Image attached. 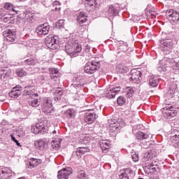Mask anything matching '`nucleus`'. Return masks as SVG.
Listing matches in <instances>:
<instances>
[{"instance_id": "1", "label": "nucleus", "mask_w": 179, "mask_h": 179, "mask_svg": "<svg viewBox=\"0 0 179 179\" xmlns=\"http://www.w3.org/2000/svg\"><path fill=\"white\" fill-rule=\"evenodd\" d=\"M173 47L174 43H173V34L162 32L161 34L160 41V49L162 52L166 55L170 54Z\"/></svg>"}, {"instance_id": "2", "label": "nucleus", "mask_w": 179, "mask_h": 179, "mask_svg": "<svg viewBox=\"0 0 179 179\" xmlns=\"http://www.w3.org/2000/svg\"><path fill=\"white\" fill-rule=\"evenodd\" d=\"M24 94L31 96L33 99L31 101H29V106L40 110V99H38V94L34 93V88L31 86L25 87Z\"/></svg>"}, {"instance_id": "3", "label": "nucleus", "mask_w": 179, "mask_h": 179, "mask_svg": "<svg viewBox=\"0 0 179 179\" xmlns=\"http://www.w3.org/2000/svg\"><path fill=\"white\" fill-rule=\"evenodd\" d=\"M100 62L96 60V58H93L91 61L88 62L85 64L84 71L85 73L92 75V73H94V72L100 69Z\"/></svg>"}, {"instance_id": "4", "label": "nucleus", "mask_w": 179, "mask_h": 179, "mask_svg": "<svg viewBox=\"0 0 179 179\" xmlns=\"http://www.w3.org/2000/svg\"><path fill=\"white\" fill-rule=\"evenodd\" d=\"M65 51L70 57H76L78 52L82 51V46L79 43H75L74 45L67 43L65 45Z\"/></svg>"}, {"instance_id": "5", "label": "nucleus", "mask_w": 179, "mask_h": 179, "mask_svg": "<svg viewBox=\"0 0 179 179\" xmlns=\"http://www.w3.org/2000/svg\"><path fill=\"white\" fill-rule=\"evenodd\" d=\"M41 107L45 114L50 115L54 111L52 108V102L48 98H44L43 102L41 104Z\"/></svg>"}, {"instance_id": "6", "label": "nucleus", "mask_w": 179, "mask_h": 179, "mask_svg": "<svg viewBox=\"0 0 179 179\" xmlns=\"http://www.w3.org/2000/svg\"><path fill=\"white\" fill-rule=\"evenodd\" d=\"M174 64H176V59L169 57H164L159 62L160 68L162 71H170V69L174 66Z\"/></svg>"}, {"instance_id": "7", "label": "nucleus", "mask_w": 179, "mask_h": 179, "mask_svg": "<svg viewBox=\"0 0 179 179\" xmlns=\"http://www.w3.org/2000/svg\"><path fill=\"white\" fill-rule=\"evenodd\" d=\"M45 43L50 50H57L58 48V41L57 36L50 35L45 39Z\"/></svg>"}, {"instance_id": "8", "label": "nucleus", "mask_w": 179, "mask_h": 179, "mask_svg": "<svg viewBox=\"0 0 179 179\" xmlns=\"http://www.w3.org/2000/svg\"><path fill=\"white\" fill-rule=\"evenodd\" d=\"M31 131L33 134H47V127L43 122L36 123V125L31 126Z\"/></svg>"}, {"instance_id": "9", "label": "nucleus", "mask_w": 179, "mask_h": 179, "mask_svg": "<svg viewBox=\"0 0 179 179\" xmlns=\"http://www.w3.org/2000/svg\"><path fill=\"white\" fill-rule=\"evenodd\" d=\"M162 110L166 118H171L177 115V110H174L173 106H166Z\"/></svg>"}, {"instance_id": "10", "label": "nucleus", "mask_w": 179, "mask_h": 179, "mask_svg": "<svg viewBox=\"0 0 179 179\" xmlns=\"http://www.w3.org/2000/svg\"><path fill=\"white\" fill-rule=\"evenodd\" d=\"M3 36L8 43H13L16 40V32L10 29L3 31Z\"/></svg>"}, {"instance_id": "11", "label": "nucleus", "mask_w": 179, "mask_h": 179, "mask_svg": "<svg viewBox=\"0 0 179 179\" xmlns=\"http://www.w3.org/2000/svg\"><path fill=\"white\" fill-rule=\"evenodd\" d=\"M131 79L134 83H141L142 80V73L140 69H134L131 71Z\"/></svg>"}, {"instance_id": "12", "label": "nucleus", "mask_w": 179, "mask_h": 179, "mask_svg": "<svg viewBox=\"0 0 179 179\" xmlns=\"http://www.w3.org/2000/svg\"><path fill=\"white\" fill-rule=\"evenodd\" d=\"M120 128H121V125L118 122H110L109 124V134L111 136H115L120 131Z\"/></svg>"}, {"instance_id": "13", "label": "nucleus", "mask_w": 179, "mask_h": 179, "mask_svg": "<svg viewBox=\"0 0 179 179\" xmlns=\"http://www.w3.org/2000/svg\"><path fill=\"white\" fill-rule=\"evenodd\" d=\"M166 17L171 22L177 23L179 21V13L174 10H168L166 12Z\"/></svg>"}, {"instance_id": "14", "label": "nucleus", "mask_w": 179, "mask_h": 179, "mask_svg": "<svg viewBox=\"0 0 179 179\" xmlns=\"http://www.w3.org/2000/svg\"><path fill=\"white\" fill-rule=\"evenodd\" d=\"M72 173H73V170H72V168L66 167L58 172L57 177L60 179H68V177H69V176H71Z\"/></svg>"}, {"instance_id": "15", "label": "nucleus", "mask_w": 179, "mask_h": 179, "mask_svg": "<svg viewBox=\"0 0 179 179\" xmlns=\"http://www.w3.org/2000/svg\"><path fill=\"white\" fill-rule=\"evenodd\" d=\"M36 31L39 36H47L50 31V25L48 23H45L38 27Z\"/></svg>"}, {"instance_id": "16", "label": "nucleus", "mask_w": 179, "mask_h": 179, "mask_svg": "<svg viewBox=\"0 0 179 179\" xmlns=\"http://www.w3.org/2000/svg\"><path fill=\"white\" fill-rule=\"evenodd\" d=\"M135 176V173L131 168L124 169L123 172L119 176L120 179H132Z\"/></svg>"}, {"instance_id": "17", "label": "nucleus", "mask_w": 179, "mask_h": 179, "mask_svg": "<svg viewBox=\"0 0 179 179\" xmlns=\"http://www.w3.org/2000/svg\"><path fill=\"white\" fill-rule=\"evenodd\" d=\"M22 94V86L17 85L8 93V96L12 99H17Z\"/></svg>"}, {"instance_id": "18", "label": "nucleus", "mask_w": 179, "mask_h": 179, "mask_svg": "<svg viewBox=\"0 0 179 179\" xmlns=\"http://www.w3.org/2000/svg\"><path fill=\"white\" fill-rule=\"evenodd\" d=\"M120 92H121V87H112L111 89L106 90V97L108 99H114V97H115V96H117Z\"/></svg>"}, {"instance_id": "19", "label": "nucleus", "mask_w": 179, "mask_h": 179, "mask_svg": "<svg viewBox=\"0 0 179 179\" xmlns=\"http://www.w3.org/2000/svg\"><path fill=\"white\" fill-rule=\"evenodd\" d=\"M85 121L88 124H93L96 121V113L93 110L87 112L85 115Z\"/></svg>"}, {"instance_id": "20", "label": "nucleus", "mask_w": 179, "mask_h": 179, "mask_svg": "<svg viewBox=\"0 0 179 179\" xmlns=\"http://www.w3.org/2000/svg\"><path fill=\"white\" fill-rule=\"evenodd\" d=\"M12 177V170L9 168H3L0 171V179H8Z\"/></svg>"}, {"instance_id": "21", "label": "nucleus", "mask_w": 179, "mask_h": 179, "mask_svg": "<svg viewBox=\"0 0 179 179\" xmlns=\"http://www.w3.org/2000/svg\"><path fill=\"white\" fill-rule=\"evenodd\" d=\"M43 161L41 159H36V158H31L27 162V166L28 169H34V167H36L38 164H41Z\"/></svg>"}, {"instance_id": "22", "label": "nucleus", "mask_w": 179, "mask_h": 179, "mask_svg": "<svg viewBox=\"0 0 179 179\" xmlns=\"http://www.w3.org/2000/svg\"><path fill=\"white\" fill-rule=\"evenodd\" d=\"M85 5L87 8H99L100 6V0H86Z\"/></svg>"}, {"instance_id": "23", "label": "nucleus", "mask_w": 179, "mask_h": 179, "mask_svg": "<svg viewBox=\"0 0 179 179\" xmlns=\"http://www.w3.org/2000/svg\"><path fill=\"white\" fill-rule=\"evenodd\" d=\"M34 145L35 148L38 149V150H44L47 143H45V140L39 139L35 141Z\"/></svg>"}, {"instance_id": "24", "label": "nucleus", "mask_w": 179, "mask_h": 179, "mask_svg": "<svg viewBox=\"0 0 179 179\" xmlns=\"http://www.w3.org/2000/svg\"><path fill=\"white\" fill-rule=\"evenodd\" d=\"M77 22H78L79 24L86 23L87 22V14L85 12H80L77 17Z\"/></svg>"}, {"instance_id": "25", "label": "nucleus", "mask_w": 179, "mask_h": 179, "mask_svg": "<svg viewBox=\"0 0 179 179\" xmlns=\"http://www.w3.org/2000/svg\"><path fill=\"white\" fill-rule=\"evenodd\" d=\"M61 138H55L51 141L52 148L55 149V150H58L59 148H61Z\"/></svg>"}, {"instance_id": "26", "label": "nucleus", "mask_w": 179, "mask_h": 179, "mask_svg": "<svg viewBox=\"0 0 179 179\" xmlns=\"http://www.w3.org/2000/svg\"><path fill=\"white\" fill-rule=\"evenodd\" d=\"M49 71L50 72L51 79L55 80V79L59 78L60 74H59V71H58V69H57L55 68H50V69H49Z\"/></svg>"}, {"instance_id": "27", "label": "nucleus", "mask_w": 179, "mask_h": 179, "mask_svg": "<svg viewBox=\"0 0 179 179\" xmlns=\"http://www.w3.org/2000/svg\"><path fill=\"white\" fill-rule=\"evenodd\" d=\"M149 83L152 87H156L159 85V78L155 76H151L149 79Z\"/></svg>"}, {"instance_id": "28", "label": "nucleus", "mask_w": 179, "mask_h": 179, "mask_svg": "<svg viewBox=\"0 0 179 179\" xmlns=\"http://www.w3.org/2000/svg\"><path fill=\"white\" fill-rule=\"evenodd\" d=\"M62 94H64V91L61 88H57L54 94L55 101H59Z\"/></svg>"}, {"instance_id": "29", "label": "nucleus", "mask_w": 179, "mask_h": 179, "mask_svg": "<svg viewBox=\"0 0 179 179\" xmlns=\"http://www.w3.org/2000/svg\"><path fill=\"white\" fill-rule=\"evenodd\" d=\"M136 138L138 141H143L144 139H148V138H149V134L138 131L136 134Z\"/></svg>"}, {"instance_id": "30", "label": "nucleus", "mask_w": 179, "mask_h": 179, "mask_svg": "<svg viewBox=\"0 0 179 179\" xmlns=\"http://www.w3.org/2000/svg\"><path fill=\"white\" fill-rule=\"evenodd\" d=\"M118 13V10L114 8L113 6H109L108 10L107 12L108 16H115Z\"/></svg>"}, {"instance_id": "31", "label": "nucleus", "mask_w": 179, "mask_h": 179, "mask_svg": "<svg viewBox=\"0 0 179 179\" xmlns=\"http://www.w3.org/2000/svg\"><path fill=\"white\" fill-rule=\"evenodd\" d=\"M153 157H156L153 150H148L144 154V159H147V160H152Z\"/></svg>"}, {"instance_id": "32", "label": "nucleus", "mask_w": 179, "mask_h": 179, "mask_svg": "<svg viewBox=\"0 0 179 179\" xmlns=\"http://www.w3.org/2000/svg\"><path fill=\"white\" fill-rule=\"evenodd\" d=\"M10 15L9 14H1L0 13V20L1 22H4V23H7V22H9L10 20Z\"/></svg>"}, {"instance_id": "33", "label": "nucleus", "mask_w": 179, "mask_h": 179, "mask_svg": "<svg viewBox=\"0 0 179 179\" xmlns=\"http://www.w3.org/2000/svg\"><path fill=\"white\" fill-rule=\"evenodd\" d=\"M64 116L67 117V118H72L73 117H75V110L68 109L64 112Z\"/></svg>"}, {"instance_id": "34", "label": "nucleus", "mask_w": 179, "mask_h": 179, "mask_svg": "<svg viewBox=\"0 0 179 179\" xmlns=\"http://www.w3.org/2000/svg\"><path fill=\"white\" fill-rule=\"evenodd\" d=\"M172 69L175 73H179V60L177 59H175V64H173Z\"/></svg>"}, {"instance_id": "35", "label": "nucleus", "mask_w": 179, "mask_h": 179, "mask_svg": "<svg viewBox=\"0 0 179 179\" xmlns=\"http://www.w3.org/2000/svg\"><path fill=\"white\" fill-rule=\"evenodd\" d=\"M15 73L20 78H23V76H26V75H27V72L24 71V70H23V69H17L15 71Z\"/></svg>"}, {"instance_id": "36", "label": "nucleus", "mask_w": 179, "mask_h": 179, "mask_svg": "<svg viewBox=\"0 0 179 179\" xmlns=\"http://www.w3.org/2000/svg\"><path fill=\"white\" fill-rule=\"evenodd\" d=\"M100 146L102 150H107V149H110V144L107 143L106 141H102L100 142Z\"/></svg>"}, {"instance_id": "37", "label": "nucleus", "mask_w": 179, "mask_h": 179, "mask_svg": "<svg viewBox=\"0 0 179 179\" xmlns=\"http://www.w3.org/2000/svg\"><path fill=\"white\" fill-rule=\"evenodd\" d=\"M52 10H55L56 12H59V10H61V3H59V1H55L53 3Z\"/></svg>"}, {"instance_id": "38", "label": "nucleus", "mask_w": 179, "mask_h": 179, "mask_svg": "<svg viewBox=\"0 0 179 179\" xmlns=\"http://www.w3.org/2000/svg\"><path fill=\"white\" fill-rule=\"evenodd\" d=\"M5 9L6 10H13V12H17L16 10L13 8V5L10 3H6L4 6Z\"/></svg>"}, {"instance_id": "39", "label": "nucleus", "mask_w": 179, "mask_h": 179, "mask_svg": "<svg viewBox=\"0 0 179 179\" xmlns=\"http://www.w3.org/2000/svg\"><path fill=\"white\" fill-rule=\"evenodd\" d=\"M24 62L25 65H36V61L31 57L24 60Z\"/></svg>"}, {"instance_id": "40", "label": "nucleus", "mask_w": 179, "mask_h": 179, "mask_svg": "<svg viewBox=\"0 0 179 179\" xmlns=\"http://www.w3.org/2000/svg\"><path fill=\"white\" fill-rule=\"evenodd\" d=\"M129 69L128 67L122 65L119 66V72L120 73H127V72H129Z\"/></svg>"}, {"instance_id": "41", "label": "nucleus", "mask_w": 179, "mask_h": 179, "mask_svg": "<svg viewBox=\"0 0 179 179\" xmlns=\"http://www.w3.org/2000/svg\"><path fill=\"white\" fill-rule=\"evenodd\" d=\"M76 179H86V173H85V171H80L78 172Z\"/></svg>"}, {"instance_id": "42", "label": "nucleus", "mask_w": 179, "mask_h": 179, "mask_svg": "<svg viewBox=\"0 0 179 179\" xmlns=\"http://www.w3.org/2000/svg\"><path fill=\"white\" fill-rule=\"evenodd\" d=\"M117 104L119 106H124V104H125L126 103V100H125V98H124L123 96H119L117 98Z\"/></svg>"}, {"instance_id": "43", "label": "nucleus", "mask_w": 179, "mask_h": 179, "mask_svg": "<svg viewBox=\"0 0 179 179\" xmlns=\"http://www.w3.org/2000/svg\"><path fill=\"white\" fill-rule=\"evenodd\" d=\"M73 156L76 155L78 159H80L82 156H83V153L80 152V148H78L77 150L73 153Z\"/></svg>"}, {"instance_id": "44", "label": "nucleus", "mask_w": 179, "mask_h": 179, "mask_svg": "<svg viewBox=\"0 0 179 179\" xmlns=\"http://www.w3.org/2000/svg\"><path fill=\"white\" fill-rule=\"evenodd\" d=\"M176 90H177V86L176 85H173L170 87L169 93L170 94H174V93H176Z\"/></svg>"}, {"instance_id": "45", "label": "nucleus", "mask_w": 179, "mask_h": 179, "mask_svg": "<svg viewBox=\"0 0 179 179\" xmlns=\"http://www.w3.org/2000/svg\"><path fill=\"white\" fill-rule=\"evenodd\" d=\"M78 148L80 149V152H81L83 155H85V153L90 152V149H89V148L80 147Z\"/></svg>"}, {"instance_id": "46", "label": "nucleus", "mask_w": 179, "mask_h": 179, "mask_svg": "<svg viewBox=\"0 0 179 179\" xmlns=\"http://www.w3.org/2000/svg\"><path fill=\"white\" fill-rule=\"evenodd\" d=\"M171 141H172V143H174V142H178L179 141V134H176L175 136H173L171 137Z\"/></svg>"}, {"instance_id": "47", "label": "nucleus", "mask_w": 179, "mask_h": 179, "mask_svg": "<svg viewBox=\"0 0 179 179\" xmlns=\"http://www.w3.org/2000/svg\"><path fill=\"white\" fill-rule=\"evenodd\" d=\"M131 159L133 162H138L139 161V155L136 153H134L131 155Z\"/></svg>"}, {"instance_id": "48", "label": "nucleus", "mask_w": 179, "mask_h": 179, "mask_svg": "<svg viewBox=\"0 0 179 179\" xmlns=\"http://www.w3.org/2000/svg\"><path fill=\"white\" fill-rule=\"evenodd\" d=\"M134 93H135L134 88H130L129 90L127 93V97H132V94H134Z\"/></svg>"}, {"instance_id": "49", "label": "nucleus", "mask_w": 179, "mask_h": 179, "mask_svg": "<svg viewBox=\"0 0 179 179\" xmlns=\"http://www.w3.org/2000/svg\"><path fill=\"white\" fill-rule=\"evenodd\" d=\"M10 137H11V141L15 142V143H16L17 146H22V145H20V143H19V141L16 139V138H15V136H13V135H10Z\"/></svg>"}, {"instance_id": "50", "label": "nucleus", "mask_w": 179, "mask_h": 179, "mask_svg": "<svg viewBox=\"0 0 179 179\" xmlns=\"http://www.w3.org/2000/svg\"><path fill=\"white\" fill-rule=\"evenodd\" d=\"M57 24H59V26H60L61 27H64V24H65V23L64 22V20H59L57 22Z\"/></svg>"}, {"instance_id": "51", "label": "nucleus", "mask_w": 179, "mask_h": 179, "mask_svg": "<svg viewBox=\"0 0 179 179\" xmlns=\"http://www.w3.org/2000/svg\"><path fill=\"white\" fill-rule=\"evenodd\" d=\"M82 85H80V84H78V85H76V84H75L74 85H73V87H76V89H78V87H80Z\"/></svg>"}, {"instance_id": "52", "label": "nucleus", "mask_w": 179, "mask_h": 179, "mask_svg": "<svg viewBox=\"0 0 179 179\" xmlns=\"http://www.w3.org/2000/svg\"><path fill=\"white\" fill-rule=\"evenodd\" d=\"M149 13H155V8H152L150 10H149Z\"/></svg>"}, {"instance_id": "53", "label": "nucleus", "mask_w": 179, "mask_h": 179, "mask_svg": "<svg viewBox=\"0 0 179 179\" xmlns=\"http://www.w3.org/2000/svg\"><path fill=\"white\" fill-rule=\"evenodd\" d=\"M55 134H57V131L54 130V131H52V134H53V135H55Z\"/></svg>"}, {"instance_id": "54", "label": "nucleus", "mask_w": 179, "mask_h": 179, "mask_svg": "<svg viewBox=\"0 0 179 179\" xmlns=\"http://www.w3.org/2000/svg\"><path fill=\"white\" fill-rule=\"evenodd\" d=\"M152 16H155V13H150Z\"/></svg>"}, {"instance_id": "55", "label": "nucleus", "mask_w": 179, "mask_h": 179, "mask_svg": "<svg viewBox=\"0 0 179 179\" xmlns=\"http://www.w3.org/2000/svg\"><path fill=\"white\" fill-rule=\"evenodd\" d=\"M177 145H178V146H179V141L177 142Z\"/></svg>"}, {"instance_id": "56", "label": "nucleus", "mask_w": 179, "mask_h": 179, "mask_svg": "<svg viewBox=\"0 0 179 179\" xmlns=\"http://www.w3.org/2000/svg\"><path fill=\"white\" fill-rule=\"evenodd\" d=\"M153 179H157V178H153Z\"/></svg>"}]
</instances>
